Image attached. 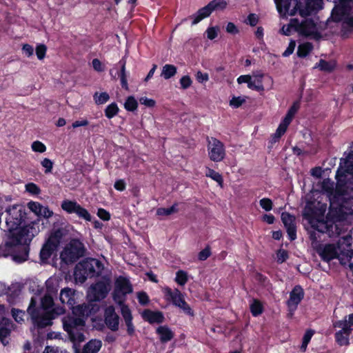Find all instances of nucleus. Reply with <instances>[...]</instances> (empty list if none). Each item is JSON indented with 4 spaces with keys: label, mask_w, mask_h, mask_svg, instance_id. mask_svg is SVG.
<instances>
[{
    "label": "nucleus",
    "mask_w": 353,
    "mask_h": 353,
    "mask_svg": "<svg viewBox=\"0 0 353 353\" xmlns=\"http://www.w3.org/2000/svg\"><path fill=\"white\" fill-rule=\"evenodd\" d=\"M7 216L6 223L8 230L9 245L18 244L26 245L39 232V221L21 227L26 219V212L22 206L14 205L6 210Z\"/></svg>",
    "instance_id": "nucleus-1"
},
{
    "label": "nucleus",
    "mask_w": 353,
    "mask_h": 353,
    "mask_svg": "<svg viewBox=\"0 0 353 353\" xmlns=\"http://www.w3.org/2000/svg\"><path fill=\"white\" fill-rule=\"evenodd\" d=\"M106 272L104 265L98 259L89 258L79 263L74 269L76 283H83L88 277L101 276Z\"/></svg>",
    "instance_id": "nucleus-2"
},
{
    "label": "nucleus",
    "mask_w": 353,
    "mask_h": 353,
    "mask_svg": "<svg viewBox=\"0 0 353 353\" xmlns=\"http://www.w3.org/2000/svg\"><path fill=\"white\" fill-rule=\"evenodd\" d=\"M63 328L74 343H81L85 340V321L81 318L68 316L63 319Z\"/></svg>",
    "instance_id": "nucleus-3"
},
{
    "label": "nucleus",
    "mask_w": 353,
    "mask_h": 353,
    "mask_svg": "<svg viewBox=\"0 0 353 353\" xmlns=\"http://www.w3.org/2000/svg\"><path fill=\"white\" fill-rule=\"evenodd\" d=\"M85 253L83 244L77 239H72L60 253V259L65 264H72Z\"/></svg>",
    "instance_id": "nucleus-4"
},
{
    "label": "nucleus",
    "mask_w": 353,
    "mask_h": 353,
    "mask_svg": "<svg viewBox=\"0 0 353 353\" xmlns=\"http://www.w3.org/2000/svg\"><path fill=\"white\" fill-rule=\"evenodd\" d=\"M111 289V276L107 274L102 279L92 285L88 291V296L91 301H99L104 299Z\"/></svg>",
    "instance_id": "nucleus-5"
},
{
    "label": "nucleus",
    "mask_w": 353,
    "mask_h": 353,
    "mask_svg": "<svg viewBox=\"0 0 353 353\" xmlns=\"http://www.w3.org/2000/svg\"><path fill=\"white\" fill-rule=\"evenodd\" d=\"M207 150L209 159L213 162H221L226 156L224 143L214 137L207 139Z\"/></svg>",
    "instance_id": "nucleus-6"
},
{
    "label": "nucleus",
    "mask_w": 353,
    "mask_h": 353,
    "mask_svg": "<svg viewBox=\"0 0 353 353\" xmlns=\"http://www.w3.org/2000/svg\"><path fill=\"white\" fill-rule=\"evenodd\" d=\"M132 292V286L128 278L120 276L116 279L113 292V299L116 303L122 304L125 296Z\"/></svg>",
    "instance_id": "nucleus-7"
},
{
    "label": "nucleus",
    "mask_w": 353,
    "mask_h": 353,
    "mask_svg": "<svg viewBox=\"0 0 353 353\" xmlns=\"http://www.w3.org/2000/svg\"><path fill=\"white\" fill-rule=\"evenodd\" d=\"M165 299L172 303L173 305L181 309L185 313L192 315L193 312L185 302L183 294L178 290H172L168 287L163 289Z\"/></svg>",
    "instance_id": "nucleus-8"
},
{
    "label": "nucleus",
    "mask_w": 353,
    "mask_h": 353,
    "mask_svg": "<svg viewBox=\"0 0 353 353\" xmlns=\"http://www.w3.org/2000/svg\"><path fill=\"white\" fill-rule=\"evenodd\" d=\"M228 6L225 0H212L207 6L199 9L197 12L192 16L193 19L192 25L200 22L202 19L208 17L215 10H224Z\"/></svg>",
    "instance_id": "nucleus-9"
},
{
    "label": "nucleus",
    "mask_w": 353,
    "mask_h": 353,
    "mask_svg": "<svg viewBox=\"0 0 353 353\" xmlns=\"http://www.w3.org/2000/svg\"><path fill=\"white\" fill-rule=\"evenodd\" d=\"M330 199V207L335 209L339 215L353 214V197L338 196Z\"/></svg>",
    "instance_id": "nucleus-10"
},
{
    "label": "nucleus",
    "mask_w": 353,
    "mask_h": 353,
    "mask_svg": "<svg viewBox=\"0 0 353 353\" xmlns=\"http://www.w3.org/2000/svg\"><path fill=\"white\" fill-rule=\"evenodd\" d=\"M61 208L69 214L74 213L79 218L86 221H91V216L88 211L81 207L76 201L70 200H64L61 203Z\"/></svg>",
    "instance_id": "nucleus-11"
},
{
    "label": "nucleus",
    "mask_w": 353,
    "mask_h": 353,
    "mask_svg": "<svg viewBox=\"0 0 353 353\" xmlns=\"http://www.w3.org/2000/svg\"><path fill=\"white\" fill-rule=\"evenodd\" d=\"M278 11L282 14L294 15L297 11L300 13L302 3L297 0H279L275 2Z\"/></svg>",
    "instance_id": "nucleus-12"
},
{
    "label": "nucleus",
    "mask_w": 353,
    "mask_h": 353,
    "mask_svg": "<svg viewBox=\"0 0 353 353\" xmlns=\"http://www.w3.org/2000/svg\"><path fill=\"white\" fill-rule=\"evenodd\" d=\"M335 328L340 330L335 333V340L340 346H347L350 344V335L353 328H347L345 323H341L339 321L333 324Z\"/></svg>",
    "instance_id": "nucleus-13"
},
{
    "label": "nucleus",
    "mask_w": 353,
    "mask_h": 353,
    "mask_svg": "<svg viewBox=\"0 0 353 353\" xmlns=\"http://www.w3.org/2000/svg\"><path fill=\"white\" fill-rule=\"evenodd\" d=\"M346 173L353 174V152H351L347 157L341 163L336 177L339 182H343Z\"/></svg>",
    "instance_id": "nucleus-14"
},
{
    "label": "nucleus",
    "mask_w": 353,
    "mask_h": 353,
    "mask_svg": "<svg viewBox=\"0 0 353 353\" xmlns=\"http://www.w3.org/2000/svg\"><path fill=\"white\" fill-rule=\"evenodd\" d=\"M304 296L303 289L300 286H296L290 292V299L288 301V306L289 307V316L292 317L293 312L296 310L297 305L301 301Z\"/></svg>",
    "instance_id": "nucleus-15"
},
{
    "label": "nucleus",
    "mask_w": 353,
    "mask_h": 353,
    "mask_svg": "<svg viewBox=\"0 0 353 353\" xmlns=\"http://www.w3.org/2000/svg\"><path fill=\"white\" fill-rule=\"evenodd\" d=\"M296 32L301 35L316 37L318 29L316 23L311 19H305L301 23L299 22Z\"/></svg>",
    "instance_id": "nucleus-16"
},
{
    "label": "nucleus",
    "mask_w": 353,
    "mask_h": 353,
    "mask_svg": "<svg viewBox=\"0 0 353 353\" xmlns=\"http://www.w3.org/2000/svg\"><path fill=\"white\" fill-rule=\"evenodd\" d=\"M27 205L28 209L39 217L48 219L53 215V212L48 207L43 206L39 202L30 201Z\"/></svg>",
    "instance_id": "nucleus-17"
},
{
    "label": "nucleus",
    "mask_w": 353,
    "mask_h": 353,
    "mask_svg": "<svg viewBox=\"0 0 353 353\" xmlns=\"http://www.w3.org/2000/svg\"><path fill=\"white\" fill-rule=\"evenodd\" d=\"M281 219L287 230L290 239L291 240H294L296 237L295 217L288 212H283L281 214Z\"/></svg>",
    "instance_id": "nucleus-18"
},
{
    "label": "nucleus",
    "mask_w": 353,
    "mask_h": 353,
    "mask_svg": "<svg viewBox=\"0 0 353 353\" xmlns=\"http://www.w3.org/2000/svg\"><path fill=\"white\" fill-rule=\"evenodd\" d=\"M105 321L106 325L112 330L119 328V316L115 313L113 306H108L105 310Z\"/></svg>",
    "instance_id": "nucleus-19"
},
{
    "label": "nucleus",
    "mask_w": 353,
    "mask_h": 353,
    "mask_svg": "<svg viewBox=\"0 0 353 353\" xmlns=\"http://www.w3.org/2000/svg\"><path fill=\"white\" fill-rule=\"evenodd\" d=\"M264 77L265 74L261 71L253 72L251 75L250 81L249 82V88L258 92L264 91L265 88L263 85V79Z\"/></svg>",
    "instance_id": "nucleus-20"
},
{
    "label": "nucleus",
    "mask_w": 353,
    "mask_h": 353,
    "mask_svg": "<svg viewBox=\"0 0 353 353\" xmlns=\"http://www.w3.org/2000/svg\"><path fill=\"white\" fill-rule=\"evenodd\" d=\"M318 253L324 261H327L335 259L339 256L336 247L332 244H327L319 248Z\"/></svg>",
    "instance_id": "nucleus-21"
},
{
    "label": "nucleus",
    "mask_w": 353,
    "mask_h": 353,
    "mask_svg": "<svg viewBox=\"0 0 353 353\" xmlns=\"http://www.w3.org/2000/svg\"><path fill=\"white\" fill-rule=\"evenodd\" d=\"M59 299L63 304H67L69 307L75 305L77 299L75 290L70 288L62 289L60 292Z\"/></svg>",
    "instance_id": "nucleus-22"
},
{
    "label": "nucleus",
    "mask_w": 353,
    "mask_h": 353,
    "mask_svg": "<svg viewBox=\"0 0 353 353\" xmlns=\"http://www.w3.org/2000/svg\"><path fill=\"white\" fill-rule=\"evenodd\" d=\"M35 305L36 302L33 299H32L30 304L28 308V312L31 315L32 319L41 327H45L50 325L51 320L48 316H45L42 319L37 316L34 310Z\"/></svg>",
    "instance_id": "nucleus-23"
},
{
    "label": "nucleus",
    "mask_w": 353,
    "mask_h": 353,
    "mask_svg": "<svg viewBox=\"0 0 353 353\" xmlns=\"http://www.w3.org/2000/svg\"><path fill=\"white\" fill-rule=\"evenodd\" d=\"M12 328V324L10 320L3 319L0 322V340L6 345L8 343V336L10 335Z\"/></svg>",
    "instance_id": "nucleus-24"
},
{
    "label": "nucleus",
    "mask_w": 353,
    "mask_h": 353,
    "mask_svg": "<svg viewBox=\"0 0 353 353\" xmlns=\"http://www.w3.org/2000/svg\"><path fill=\"white\" fill-rule=\"evenodd\" d=\"M120 305H121V314L128 327V332L132 334L134 332V327L132 322V316L131 311L128 306L123 305V303Z\"/></svg>",
    "instance_id": "nucleus-25"
},
{
    "label": "nucleus",
    "mask_w": 353,
    "mask_h": 353,
    "mask_svg": "<svg viewBox=\"0 0 353 353\" xmlns=\"http://www.w3.org/2000/svg\"><path fill=\"white\" fill-rule=\"evenodd\" d=\"M320 0H305V9L300 10V15L302 17L309 15L312 11L316 9V6L321 4Z\"/></svg>",
    "instance_id": "nucleus-26"
},
{
    "label": "nucleus",
    "mask_w": 353,
    "mask_h": 353,
    "mask_svg": "<svg viewBox=\"0 0 353 353\" xmlns=\"http://www.w3.org/2000/svg\"><path fill=\"white\" fill-rule=\"evenodd\" d=\"M160 340L163 343L170 341L174 336L173 332L166 326H160L157 329Z\"/></svg>",
    "instance_id": "nucleus-27"
},
{
    "label": "nucleus",
    "mask_w": 353,
    "mask_h": 353,
    "mask_svg": "<svg viewBox=\"0 0 353 353\" xmlns=\"http://www.w3.org/2000/svg\"><path fill=\"white\" fill-rule=\"evenodd\" d=\"M101 347V341L91 340L84 345L82 353H97Z\"/></svg>",
    "instance_id": "nucleus-28"
},
{
    "label": "nucleus",
    "mask_w": 353,
    "mask_h": 353,
    "mask_svg": "<svg viewBox=\"0 0 353 353\" xmlns=\"http://www.w3.org/2000/svg\"><path fill=\"white\" fill-rule=\"evenodd\" d=\"M143 317L150 323H161L163 320V316L161 312L150 310L144 311Z\"/></svg>",
    "instance_id": "nucleus-29"
},
{
    "label": "nucleus",
    "mask_w": 353,
    "mask_h": 353,
    "mask_svg": "<svg viewBox=\"0 0 353 353\" xmlns=\"http://www.w3.org/2000/svg\"><path fill=\"white\" fill-rule=\"evenodd\" d=\"M61 239V232L60 231H56L50 235L46 244L54 250L59 245Z\"/></svg>",
    "instance_id": "nucleus-30"
},
{
    "label": "nucleus",
    "mask_w": 353,
    "mask_h": 353,
    "mask_svg": "<svg viewBox=\"0 0 353 353\" xmlns=\"http://www.w3.org/2000/svg\"><path fill=\"white\" fill-rule=\"evenodd\" d=\"M69 308L72 309L74 318H81L88 315V307L85 305H77L70 306Z\"/></svg>",
    "instance_id": "nucleus-31"
},
{
    "label": "nucleus",
    "mask_w": 353,
    "mask_h": 353,
    "mask_svg": "<svg viewBox=\"0 0 353 353\" xmlns=\"http://www.w3.org/2000/svg\"><path fill=\"white\" fill-rule=\"evenodd\" d=\"M176 73V68L174 65L166 64L162 68L161 76L165 79L174 77Z\"/></svg>",
    "instance_id": "nucleus-32"
},
{
    "label": "nucleus",
    "mask_w": 353,
    "mask_h": 353,
    "mask_svg": "<svg viewBox=\"0 0 353 353\" xmlns=\"http://www.w3.org/2000/svg\"><path fill=\"white\" fill-rule=\"evenodd\" d=\"M336 67V63L334 61H326L325 60H320L316 68H319L322 71L332 72Z\"/></svg>",
    "instance_id": "nucleus-33"
},
{
    "label": "nucleus",
    "mask_w": 353,
    "mask_h": 353,
    "mask_svg": "<svg viewBox=\"0 0 353 353\" xmlns=\"http://www.w3.org/2000/svg\"><path fill=\"white\" fill-rule=\"evenodd\" d=\"M250 311L253 316H256L263 312V307L262 303L257 299H254L250 304Z\"/></svg>",
    "instance_id": "nucleus-34"
},
{
    "label": "nucleus",
    "mask_w": 353,
    "mask_h": 353,
    "mask_svg": "<svg viewBox=\"0 0 353 353\" xmlns=\"http://www.w3.org/2000/svg\"><path fill=\"white\" fill-rule=\"evenodd\" d=\"M205 176L207 177L211 178L212 180L215 181L218 183V184L223 187V180L222 176L217 172L214 171L212 169L208 168L207 172L205 173Z\"/></svg>",
    "instance_id": "nucleus-35"
},
{
    "label": "nucleus",
    "mask_w": 353,
    "mask_h": 353,
    "mask_svg": "<svg viewBox=\"0 0 353 353\" xmlns=\"http://www.w3.org/2000/svg\"><path fill=\"white\" fill-rule=\"evenodd\" d=\"M290 122L291 121H288V119H283L274 133L273 139H279L284 134Z\"/></svg>",
    "instance_id": "nucleus-36"
},
{
    "label": "nucleus",
    "mask_w": 353,
    "mask_h": 353,
    "mask_svg": "<svg viewBox=\"0 0 353 353\" xmlns=\"http://www.w3.org/2000/svg\"><path fill=\"white\" fill-rule=\"evenodd\" d=\"M312 50V46L311 43H304L299 46L297 54L300 57H304L307 56Z\"/></svg>",
    "instance_id": "nucleus-37"
},
{
    "label": "nucleus",
    "mask_w": 353,
    "mask_h": 353,
    "mask_svg": "<svg viewBox=\"0 0 353 353\" xmlns=\"http://www.w3.org/2000/svg\"><path fill=\"white\" fill-rule=\"evenodd\" d=\"M93 98L96 104L102 105L110 99V96L107 92H95Z\"/></svg>",
    "instance_id": "nucleus-38"
},
{
    "label": "nucleus",
    "mask_w": 353,
    "mask_h": 353,
    "mask_svg": "<svg viewBox=\"0 0 353 353\" xmlns=\"http://www.w3.org/2000/svg\"><path fill=\"white\" fill-rule=\"evenodd\" d=\"M299 21L296 19H292L288 25L283 26L281 30V32L285 35H290L291 30L292 28L296 31V27H298Z\"/></svg>",
    "instance_id": "nucleus-39"
},
{
    "label": "nucleus",
    "mask_w": 353,
    "mask_h": 353,
    "mask_svg": "<svg viewBox=\"0 0 353 353\" xmlns=\"http://www.w3.org/2000/svg\"><path fill=\"white\" fill-rule=\"evenodd\" d=\"M138 107V103L135 98L132 96H130L127 98L125 103H124V108L128 111H134L137 110Z\"/></svg>",
    "instance_id": "nucleus-40"
},
{
    "label": "nucleus",
    "mask_w": 353,
    "mask_h": 353,
    "mask_svg": "<svg viewBox=\"0 0 353 353\" xmlns=\"http://www.w3.org/2000/svg\"><path fill=\"white\" fill-rule=\"evenodd\" d=\"M119 108L115 103H112L105 110V114L108 119H111L116 116L119 112Z\"/></svg>",
    "instance_id": "nucleus-41"
},
{
    "label": "nucleus",
    "mask_w": 353,
    "mask_h": 353,
    "mask_svg": "<svg viewBox=\"0 0 353 353\" xmlns=\"http://www.w3.org/2000/svg\"><path fill=\"white\" fill-rule=\"evenodd\" d=\"M47 293L54 294L57 292V281L55 279H50L46 281Z\"/></svg>",
    "instance_id": "nucleus-42"
},
{
    "label": "nucleus",
    "mask_w": 353,
    "mask_h": 353,
    "mask_svg": "<svg viewBox=\"0 0 353 353\" xmlns=\"http://www.w3.org/2000/svg\"><path fill=\"white\" fill-rule=\"evenodd\" d=\"M177 212V208L176 205H173L170 208H161L157 209V214L159 216H169L172 214H174Z\"/></svg>",
    "instance_id": "nucleus-43"
},
{
    "label": "nucleus",
    "mask_w": 353,
    "mask_h": 353,
    "mask_svg": "<svg viewBox=\"0 0 353 353\" xmlns=\"http://www.w3.org/2000/svg\"><path fill=\"white\" fill-rule=\"evenodd\" d=\"M188 274L183 270H179L176 273L175 281L180 285H184L188 281Z\"/></svg>",
    "instance_id": "nucleus-44"
},
{
    "label": "nucleus",
    "mask_w": 353,
    "mask_h": 353,
    "mask_svg": "<svg viewBox=\"0 0 353 353\" xmlns=\"http://www.w3.org/2000/svg\"><path fill=\"white\" fill-rule=\"evenodd\" d=\"M31 149L34 152L43 153L46 151L47 148L41 141H34L31 144Z\"/></svg>",
    "instance_id": "nucleus-45"
},
{
    "label": "nucleus",
    "mask_w": 353,
    "mask_h": 353,
    "mask_svg": "<svg viewBox=\"0 0 353 353\" xmlns=\"http://www.w3.org/2000/svg\"><path fill=\"white\" fill-rule=\"evenodd\" d=\"M314 333V332L312 330H308L305 333L303 338L302 345L301 346V350L302 351H303V352L305 351L307 344L309 343Z\"/></svg>",
    "instance_id": "nucleus-46"
},
{
    "label": "nucleus",
    "mask_w": 353,
    "mask_h": 353,
    "mask_svg": "<svg viewBox=\"0 0 353 353\" xmlns=\"http://www.w3.org/2000/svg\"><path fill=\"white\" fill-rule=\"evenodd\" d=\"M53 251V249L45 243L40 252L41 259L43 261L48 259Z\"/></svg>",
    "instance_id": "nucleus-47"
},
{
    "label": "nucleus",
    "mask_w": 353,
    "mask_h": 353,
    "mask_svg": "<svg viewBox=\"0 0 353 353\" xmlns=\"http://www.w3.org/2000/svg\"><path fill=\"white\" fill-rule=\"evenodd\" d=\"M43 353H70L66 349L57 346H46Z\"/></svg>",
    "instance_id": "nucleus-48"
},
{
    "label": "nucleus",
    "mask_w": 353,
    "mask_h": 353,
    "mask_svg": "<svg viewBox=\"0 0 353 353\" xmlns=\"http://www.w3.org/2000/svg\"><path fill=\"white\" fill-rule=\"evenodd\" d=\"M246 101V97H234L230 101V105L237 108L240 107L242 104H243Z\"/></svg>",
    "instance_id": "nucleus-49"
},
{
    "label": "nucleus",
    "mask_w": 353,
    "mask_h": 353,
    "mask_svg": "<svg viewBox=\"0 0 353 353\" xmlns=\"http://www.w3.org/2000/svg\"><path fill=\"white\" fill-rule=\"evenodd\" d=\"M26 190L31 194L37 195L41 192V190L37 185L34 183H29L26 185Z\"/></svg>",
    "instance_id": "nucleus-50"
},
{
    "label": "nucleus",
    "mask_w": 353,
    "mask_h": 353,
    "mask_svg": "<svg viewBox=\"0 0 353 353\" xmlns=\"http://www.w3.org/2000/svg\"><path fill=\"white\" fill-rule=\"evenodd\" d=\"M260 206L265 211H270L272 209L273 203L271 199L263 198L259 201Z\"/></svg>",
    "instance_id": "nucleus-51"
},
{
    "label": "nucleus",
    "mask_w": 353,
    "mask_h": 353,
    "mask_svg": "<svg viewBox=\"0 0 353 353\" xmlns=\"http://www.w3.org/2000/svg\"><path fill=\"white\" fill-rule=\"evenodd\" d=\"M52 294H46L41 301L42 306L45 309L50 308L53 305Z\"/></svg>",
    "instance_id": "nucleus-52"
},
{
    "label": "nucleus",
    "mask_w": 353,
    "mask_h": 353,
    "mask_svg": "<svg viewBox=\"0 0 353 353\" xmlns=\"http://www.w3.org/2000/svg\"><path fill=\"white\" fill-rule=\"evenodd\" d=\"M321 188L327 193H331L334 189V184L330 179H324L321 183Z\"/></svg>",
    "instance_id": "nucleus-53"
},
{
    "label": "nucleus",
    "mask_w": 353,
    "mask_h": 353,
    "mask_svg": "<svg viewBox=\"0 0 353 353\" xmlns=\"http://www.w3.org/2000/svg\"><path fill=\"white\" fill-rule=\"evenodd\" d=\"M288 258V252L285 250L280 249L276 252V261L279 263L285 262Z\"/></svg>",
    "instance_id": "nucleus-54"
},
{
    "label": "nucleus",
    "mask_w": 353,
    "mask_h": 353,
    "mask_svg": "<svg viewBox=\"0 0 353 353\" xmlns=\"http://www.w3.org/2000/svg\"><path fill=\"white\" fill-rule=\"evenodd\" d=\"M46 50V46L43 44H40L37 46L36 54L39 60H42L45 57Z\"/></svg>",
    "instance_id": "nucleus-55"
},
{
    "label": "nucleus",
    "mask_w": 353,
    "mask_h": 353,
    "mask_svg": "<svg viewBox=\"0 0 353 353\" xmlns=\"http://www.w3.org/2000/svg\"><path fill=\"white\" fill-rule=\"evenodd\" d=\"M41 164L42 167L45 168L46 173H50L52 172L53 168V162L50 159L45 158L41 161Z\"/></svg>",
    "instance_id": "nucleus-56"
},
{
    "label": "nucleus",
    "mask_w": 353,
    "mask_h": 353,
    "mask_svg": "<svg viewBox=\"0 0 353 353\" xmlns=\"http://www.w3.org/2000/svg\"><path fill=\"white\" fill-rule=\"evenodd\" d=\"M299 105L298 103H294L293 105L288 110L284 119H288V121H292L294 116L295 115L296 112L299 109Z\"/></svg>",
    "instance_id": "nucleus-57"
},
{
    "label": "nucleus",
    "mask_w": 353,
    "mask_h": 353,
    "mask_svg": "<svg viewBox=\"0 0 353 353\" xmlns=\"http://www.w3.org/2000/svg\"><path fill=\"white\" fill-rule=\"evenodd\" d=\"M211 255V250L209 246L205 247L198 254V259L200 261L206 260Z\"/></svg>",
    "instance_id": "nucleus-58"
},
{
    "label": "nucleus",
    "mask_w": 353,
    "mask_h": 353,
    "mask_svg": "<svg viewBox=\"0 0 353 353\" xmlns=\"http://www.w3.org/2000/svg\"><path fill=\"white\" fill-rule=\"evenodd\" d=\"M219 28L218 27H211L207 29V37L209 39L212 40L218 35Z\"/></svg>",
    "instance_id": "nucleus-59"
},
{
    "label": "nucleus",
    "mask_w": 353,
    "mask_h": 353,
    "mask_svg": "<svg viewBox=\"0 0 353 353\" xmlns=\"http://www.w3.org/2000/svg\"><path fill=\"white\" fill-rule=\"evenodd\" d=\"M12 316L14 320L17 322H21L23 321V316H25V313L21 310L12 309Z\"/></svg>",
    "instance_id": "nucleus-60"
},
{
    "label": "nucleus",
    "mask_w": 353,
    "mask_h": 353,
    "mask_svg": "<svg viewBox=\"0 0 353 353\" xmlns=\"http://www.w3.org/2000/svg\"><path fill=\"white\" fill-rule=\"evenodd\" d=\"M141 104L144 105L148 108H152L156 105V101L152 99H148L145 97H141L139 99Z\"/></svg>",
    "instance_id": "nucleus-61"
},
{
    "label": "nucleus",
    "mask_w": 353,
    "mask_h": 353,
    "mask_svg": "<svg viewBox=\"0 0 353 353\" xmlns=\"http://www.w3.org/2000/svg\"><path fill=\"white\" fill-rule=\"evenodd\" d=\"M192 83V81L190 77L188 75L182 77L180 79V84L183 89L188 88L191 85Z\"/></svg>",
    "instance_id": "nucleus-62"
},
{
    "label": "nucleus",
    "mask_w": 353,
    "mask_h": 353,
    "mask_svg": "<svg viewBox=\"0 0 353 353\" xmlns=\"http://www.w3.org/2000/svg\"><path fill=\"white\" fill-rule=\"evenodd\" d=\"M225 30L231 34H236L239 32L238 28L232 22H228L225 27Z\"/></svg>",
    "instance_id": "nucleus-63"
},
{
    "label": "nucleus",
    "mask_w": 353,
    "mask_h": 353,
    "mask_svg": "<svg viewBox=\"0 0 353 353\" xmlns=\"http://www.w3.org/2000/svg\"><path fill=\"white\" fill-rule=\"evenodd\" d=\"M341 323H345L347 328H353V314L345 316L344 319L339 321Z\"/></svg>",
    "instance_id": "nucleus-64"
}]
</instances>
